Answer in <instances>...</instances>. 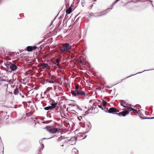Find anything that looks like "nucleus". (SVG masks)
Segmentation results:
<instances>
[{
  "label": "nucleus",
  "mask_w": 154,
  "mask_h": 154,
  "mask_svg": "<svg viewBox=\"0 0 154 154\" xmlns=\"http://www.w3.org/2000/svg\"><path fill=\"white\" fill-rule=\"evenodd\" d=\"M139 1H139V0H137V1H136V2H139Z\"/></svg>",
  "instance_id": "obj_35"
},
{
  "label": "nucleus",
  "mask_w": 154,
  "mask_h": 154,
  "mask_svg": "<svg viewBox=\"0 0 154 154\" xmlns=\"http://www.w3.org/2000/svg\"><path fill=\"white\" fill-rule=\"evenodd\" d=\"M79 86L78 85H76L75 86V91H77V90H79Z\"/></svg>",
  "instance_id": "obj_25"
},
{
  "label": "nucleus",
  "mask_w": 154,
  "mask_h": 154,
  "mask_svg": "<svg viewBox=\"0 0 154 154\" xmlns=\"http://www.w3.org/2000/svg\"><path fill=\"white\" fill-rule=\"evenodd\" d=\"M145 119H154V117H151V118H144Z\"/></svg>",
  "instance_id": "obj_28"
},
{
  "label": "nucleus",
  "mask_w": 154,
  "mask_h": 154,
  "mask_svg": "<svg viewBox=\"0 0 154 154\" xmlns=\"http://www.w3.org/2000/svg\"><path fill=\"white\" fill-rule=\"evenodd\" d=\"M19 90L18 88H16L14 90V94L15 95H17L19 93Z\"/></svg>",
  "instance_id": "obj_9"
},
{
  "label": "nucleus",
  "mask_w": 154,
  "mask_h": 154,
  "mask_svg": "<svg viewBox=\"0 0 154 154\" xmlns=\"http://www.w3.org/2000/svg\"><path fill=\"white\" fill-rule=\"evenodd\" d=\"M5 86H6L7 88V89H6V94H10L11 95H12L13 94V93L12 92H8L7 91V88H8V85H6V84L5 85H4Z\"/></svg>",
  "instance_id": "obj_14"
},
{
  "label": "nucleus",
  "mask_w": 154,
  "mask_h": 154,
  "mask_svg": "<svg viewBox=\"0 0 154 154\" xmlns=\"http://www.w3.org/2000/svg\"><path fill=\"white\" fill-rule=\"evenodd\" d=\"M44 97H42V98H44Z\"/></svg>",
  "instance_id": "obj_43"
},
{
  "label": "nucleus",
  "mask_w": 154,
  "mask_h": 154,
  "mask_svg": "<svg viewBox=\"0 0 154 154\" xmlns=\"http://www.w3.org/2000/svg\"><path fill=\"white\" fill-rule=\"evenodd\" d=\"M48 82L50 83H54V81L52 80H49L48 81Z\"/></svg>",
  "instance_id": "obj_24"
},
{
  "label": "nucleus",
  "mask_w": 154,
  "mask_h": 154,
  "mask_svg": "<svg viewBox=\"0 0 154 154\" xmlns=\"http://www.w3.org/2000/svg\"><path fill=\"white\" fill-rule=\"evenodd\" d=\"M128 113V111H123L119 113H117L119 116H125Z\"/></svg>",
  "instance_id": "obj_6"
},
{
  "label": "nucleus",
  "mask_w": 154,
  "mask_h": 154,
  "mask_svg": "<svg viewBox=\"0 0 154 154\" xmlns=\"http://www.w3.org/2000/svg\"><path fill=\"white\" fill-rule=\"evenodd\" d=\"M149 1H150V2H152V1H151V0H149Z\"/></svg>",
  "instance_id": "obj_38"
},
{
  "label": "nucleus",
  "mask_w": 154,
  "mask_h": 154,
  "mask_svg": "<svg viewBox=\"0 0 154 154\" xmlns=\"http://www.w3.org/2000/svg\"><path fill=\"white\" fill-rule=\"evenodd\" d=\"M106 102L105 101H103V105L102 106L103 107H105L106 106Z\"/></svg>",
  "instance_id": "obj_20"
},
{
  "label": "nucleus",
  "mask_w": 154,
  "mask_h": 154,
  "mask_svg": "<svg viewBox=\"0 0 154 154\" xmlns=\"http://www.w3.org/2000/svg\"><path fill=\"white\" fill-rule=\"evenodd\" d=\"M78 119L79 121H81V119H82V116H80L78 117Z\"/></svg>",
  "instance_id": "obj_27"
},
{
  "label": "nucleus",
  "mask_w": 154,
  "mask_h": 154,
  "mask_svg": "<svg viewBox=\"0 0 154 154\" xmlns=\"http://www.w3.org/2000/svg\"><path fill=\"white\" fill-rule=\"evenodd\" d=\"M127 110H128L129 111H131V110L132 111H135L136 112H137V110H136L134 109L133 108H131L128 107H127Z\"/></svg>",
  "instance_id": "obj_17"
},
{
  "label": "nucleus",
  "mask_w": 154,
  "mask_h": 154,
  "mask_svg": "<svg viewBox=\"0 0 154 154\" xmlns=\"http://www.w3.org/2000/svg\"><path fill=\"white\" fill-rule=\"evenodd\" d=\"M72 12V8L69 7L67 9L66 11V13L67 14H70Z\"/></svg>",
  "instance_id": "obj_10"
},
{
  "label": "nucleus",
  "mask_w": 154,
  "mask_h": 154,
  "mask_svg": "<svg viewBox=\"0 0 154 154\" xmlns=\"http://www.w3.org/2000/svg\"><path fill=\"white\" fill-rule=\"evenodd\" d=\"M77 108H78V109H79V110L82 109H80V108H79V107L78 106H77Z\"/></svg>",
  "instance_id": "obj_34"
},
{
  "label": "nucleus",
  "mask_w": 154,
  "mask_h": 154,
  "mask_svg": "<svg viewBox=\"0 0 154 154\" xmlns=\"http://www.w3.org/2000/svg\"><path fill=\"white\" fill-rule=\"evenodd\" d=\"M72 48V46L69 43H65L62 44L60 47V51L62 53H65L69 51Z\"/></svg>",
  "instance_id": "obj_1"
},
{
  "label": "nucleus",
  "mask_w": 154,
  "mask_h": 154,
  "mask_svg": "<svg viewBox=\"0 0 154 154\" xmlns=\"http://www.w3.org/2000/svg\"><path fill=\"white\" fill-rule=\"evenodd\" d=\"M77 108H78V109H79V110L82 109H80V108H79V107L78 106H77Z\"/></svg>",
  "instance_id": "obj_33"
},
{
  "label": "nucleus",
  "mask_w": 154,
  "mask_h": 154,
  "mask_svg": "<svg viewBox=\"0 0 154 154\" xmlns=\"http://www.w3.org/2000/svg\"><path fill=\"white\" fill-rule=\"evenodd\" d=\"M152 6H153V4H152Z\"/></svg>",
  "instance_id": "obj_42"
},
{
  "label": "nucleus",
  "mask_w": 154,
  "mask_h": 154,
  "mask_svg": "<svg viewBox=\"0 0 154 154\" xmlns=\"http://www.w3.org/2000/svg\"><path fill=\"white\" fill-rule=\"evenodd\" d=\"M2 81H5V80H4V79H3V80H2Z\"/></svg>",
  "instance_id": "obj_37"
},
{
  "label": "nucleus",
  "mask_w": 154,
  "mask_h": 154,
  "mask_svg": "<svg viewBox=\"0 0 154 154\" xmlns=\"http://www.w3.org/2000/svg\"><path fill=\"white\" fill-rule=\"evenodd\" d=\"M112 8H108L106 10L103 12H102L101 13H100L99 14H97L96 16H95V17H99L102 16H103L105 14H106L107 13L108 11H109V10H111L112 9Z\"/></svg>",
  "instance_id": "obj_5"
},
{
  "label": "nucleus",
  "mask_w": 154,
  "mask_h": 154,
  "mask_svg": "<svg viewBox=\"0 0 154 154\" xmlns=\"http://www.w3.org/2000/svg\"><path fill=\"white\" fill-rule=\"evenodd\" d=\"M44 109L46 110L52 109V107L50 106L46 107L44 108Z\"/></svg>",
  "instance_id": "obj_16"
},
{
  "label": "nucleus",
  "mask_w": 154,
  "mask_h": 154,
  "mask_svg": "<svg viewBox=\"0 0 154 154\" xmlns=\"http://www.w3.org/2000/svg\"><path fill=\"white\" fill-rule=\"evenodd\" d=\"M56 63H59V62L60 61V59H56Z\"/></svg>",
  "instance_id": "obj_26"
},
{
  "label": "nucleus",
  "mask_w": 154,
  "mask_h": 154,
  "mask_svg": "<svg viewBox=\"0 0 154 154\" xmlns=\"http://www.w3.org/2000/svg\"><path fill=\"white\" fill-rule=\"evenodd\" d=\"M22 97H24V96H23V95L22 96Z\"/></svg>",
  "instance_id": "obj_41"
},
{
  "label": "nucleus",
  "mask_w": 154,
  "mask_h": 154,
  "mask_svg": "<svg viewBox=\"0 0 154 154\" xmlns=\"http://www.w3.org/2000/svg\"><path fill=\"white\" fill-rule=\"evenodd\" d=\"M47 92V91H45L44 92V94H43V95H45L46 93V92Z\"/></svg>",
  "instance_id": "obj_30"
},
{
  "label": "nucleus",
  "mask_w": 154,
  "mask_h": 154,
  "mask_svg": "<svg viewBox=\"0 0 154 154\" xmlns=\"http://www.w3.org/2000/svg\"><path fill=\"white\" fill-rule=\"evenodd\" d=\"M47 131L51 134L55 133L57 131V129L54 127H48L46 128Z\"/></svg>",
  "instance_id": "obj_3"
},
{
  "label": "nucleus",
  "mask_w": 154,
  "mask_h": 154,
  "mask_svg": "<svg viewBox=\"0 0 154 154\" xmlns=\"http://www.w3.org/2000/svg\"><path fill=\"white\" fill-rule=\"evenodd\" d=\"M10 68L12 71H15L17 68V66L14 64L11 63L10 66Z\"/></svg>",
  "instance_id": "obj_7"
},
{
  "label": "nucleus",
  "mask_w": 154,
  "mask_h": 154,
  "mask_svg": "<svg viewBox=\"0 0 154 154\" xmlns=\"http://www.w3.org/2000/svg\"><path fill=\"white\" fill-rule=\"evenodd\" d=\"M45 138H43L42 139V140H44V139H45Z\"/></svg>",
  "instance_id": "obj_36"
},
{
  "label": "nucleus",
  "mask_w": 154,
  "mask_h": 154,
  "mask_svg": "<svg viewBox=\"0 0 154 154\" xmlns=\"http://www.w3.org/2000/svg\"><path fill=\"white\" fill-rule=\"evenodd\" d=\"M149 70H144V71H143L142 72H138V73H137L134 74V75H131L130 76H128V77H127L126 78H128L129 77H131V76H132V75H134L137 74H138V73H141L142 72H144V71H149Z\"/></svg>",
  "instance_id": "obj_18"
},
{
  "label": "nucleus",
  "mask_w": 154,
  "mask_h": 154,
  "mask_svg": "<svg viewBox=\"0 0 154 154\" xmlns=\"http://www.w3.org/2000/svg\"><path fill=\"white\" fill-rule=\"evenodd\" d=\"M72 152H74L75 154L78 152V150L75 148H73L72 149Z\"/></svg>",
  "instance_id": "obj_19"
},
{
  "label": "nucleus",
  "mask_w": 154,
  "mask_h": 154,
  "mask_svg": "<svg viewBox=\"0 0 154 154\" xmlns=\"http://www.w3.org/2000/svg\"><path fill=\"white\" fill-rule=\"evenodd\" d=\"M72 106H75V105H72Z\"/></svg>",
  "instance_id": "obj_40"
},
{
  "label": "nucleus",
  "mask_w": 154,
  "mask_h": 154,
  "mask_svg": "<svg viewBox=\"0 0 154 154\" xmlns=\"http://www.w3.org/2000/svg\"><path fill=\"white\" fill-rule=\"evenodd\" d=\"M48 65L47 64L44 63L42 64V68L43 69H45L46 67H48Z\"/></svg>",
  "instance_id": "obj_13"
},
{
  "label": "nucleus",
  "mask_w": 154,
  "mask_h": 154,
  "mask_svg": "<svg viewBox=\"0 0 154 154\" xmlns=\"http://www.w3.org/2000/svg\"><path fill=\"white\" fill-rule=\"evenodd\" d=\"M39 142L40 143V144H41V143H42V140H40L39 141ZM44 147V145H43V144H42V147L39 149V152L38 153V154H41V153H42L41 151L42 150V149H43Z\"/></svg>",
  "instance_id": "obj_8"
},
{
  "label": "nucleus",
  "mask_w": 154,
  "mask_h": 154,
  "mask_svg": "<svg viewBox=\"0 0 154 154\" xmlns=\"http://www.w3.org/2000/svg\"><path fill=\"white\" fill-rule=\"evenodd\" d=\"M71 93L73 97H77L79 95H81V98H84L85 97L86 94L85 92L82 90L72 91Z\"/></svg>",
  "instance_id": "obj_2"
},
{
  "label": "nucleus",
  "mask_w": 154,
  "mask_h": 154,
  "mask_svg": "<svg viewBox=\"0 0 154 154\" xmlns=\"http://www.w3.org/2000/svg\"><path fill=\"white\" fill-rule=\"evenodd\" d=\"M119 111L115 108L111 107L110 108L108 111V112L110 113L114 114H116V113L119 112Z\"/></svg>",
  "instance_id": "obj_4"
},
{
  "label": "nucleus",
  "mask_w": 154,
  "mask_h": 154,
  "mask_svg": "<svg viewBox=\"0 0 154 154\" xmlns=\"http://www.w3.org/2000/svg\"><path fill=\"white\" fill-rule=\"evenodd\" d=\"M97 105L98 106V107L99 108L101 109H103V106L102 105L97 104Z\"/></svg>",
  "instance_id": "obj_22"
},
{
  "label": "nucleus",
  "mask_w": 154,
  "mask_h": 154,
  "mask_svg": "<svg viewBox=\"0 0 154 154\" xmlns=\"http://www.w3.org/2000/svg\"><path fill=\"white\" fill-rule=\"evenodd\" d=\"M32 51L33 50H35L37 48V47L36 46H32Z\"/></svg>",
  "instance_id": "obj_23"
},
{
  "label": "nucleus",
  "mask_w": 154,
  "mask_h": 154,
  "mask_svg": "<svg viewBox=\"0 0 154 154\" xmlns=\"http://www.w3.org/2000/svg\"><path fill=\"white\" fill-rule=\"evenodd\" d=\"M52 88L51 87H48L46 89V91H47V92H49V91L51 90H52Z\"/></svg>",
  "instance_id": "obj_21"
},
{
  "label": "nucleus",
  "mask_w": 154,
  "mask_h": 154,
  "mask_svg": "<svg viewBox=\"0 0 154 154\" xmlns=\"http://www.w3.org/2000/svg\"><path fill=\"white\" fill-rule=\"evenodd\" d=\"M11 64V63L8 62L6 63H5V66L7 67V68L10 67V66Z\"/></svg>",
  "instance_id": "obj_15"
},
{
  "label": "nucleus",
  "mask_w": 154,
  "mask_h": 154,
  "mask_svg": "<svg viewBox=\"0 0 154 154\" xmlns=\"http://www.w3.org/2000/svg\"><path fill=\"white\" fill-rule=\"evenodd\" d=\"M121 105L122 106H123L124 107H125V108H127V107H126V106H124V105H123L122 104V103H121Z\"/></svg>",
  "instance_id": "obj_31"
},
{
  "label": "nucleus",
  "mask_w": 154,
  "mask_h": 154,
  "mask_svg": "<svg viewBox=\"0 0 154 154\" xmlns=\"http://www.w3.org/2000/svg\"><path fill=\"white\" fill-rule=\"evenodd\" d=\"M54 64H56V65H57V66H59V63H57V64H56V63H55Z\"/></svg>",
  "instance_id": "obj_32"
},
{
  "label": "nucleus",
  "mask_w": 154,
  "mask_h": 154,
  "mask_svg": "<svg viewBox=\"0 0 154 154\" xmlns=\"http://www.w3.org/2000/svg\"><path fill=\"white\" fill-rule=\"evenodd\" d=\"M87 126L88 127V131L91 128V126H90L89 125H87Z\"/></svg>",
  "instance_id": "obj_29"
},
{
  "label": "nucleus",
  "mask_w": 154,
  "mask_h": 154,
  "mask_svg": "<svg viewBox=\"0 0 154 154\" xmlns=\"http://www.w3.org/2000/svg\"><path fill=\"white\" fill-rule=\"evenodd\" d=\"M51 106H50L52 107V109L54 108L57 106L56 103H52L51 104Z\"/></svg>",
  "instance_id": "obj_12"
},
{
  "label": "nucleus",
  "mask_w": 154,
  "mask_h": 154,
  "mask_svg": "<svg viewBox=\"0 0 154 154\" xmlns=\"http://www.w3.org/2000/svg\"><path fill=\"white\" fill-rule=\"evenodd\" d=\"M27 51H28L31 52L32 51V46H28L27 47Z\"/></svg>",
  "instance_id": "obj_11"
},
{
  "label": "nucleus",
  "mask_w": 154,
  "mask_h": 154,
  "mask_svg": "<svg viewBox=\"0 0 154 154\" xmlns=\"http://www.w3.org/2000/svg\"><path fill=\"white\" fill-rule=\"evenodd\" d=\"M51 138H52V137H50V138H48V139H51Z\"/></svg>",
  "instance_id": "obj_39"
}]
</instances>
